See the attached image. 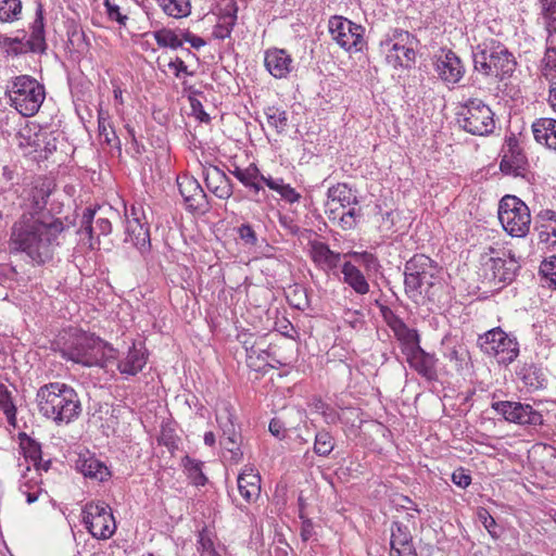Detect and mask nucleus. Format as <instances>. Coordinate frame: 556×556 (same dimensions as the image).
Masks as SVG:
<instances>
[{"mask_svg": "<svg viewBox=\"0 0 556 556\" xmlns=\"http://www.w3.org/2000/svg\"><path fill=\"white\" fill-rule=\"evenodd\" d=\"M52 190L51 180L37 178L29 191L28 211L12 227L11 252L24 253L34 265H43L53 258L54 250L61 244L60 239L68 228L60 218L46 211Z\"/></svg>", "mask_w": 556, "mask_h": 556, "instance_id": "f257e3e1", "label": "nucleus"}, {"mask_svg": "<svg viewBox=\"0 0 556 556\" xmlns=\"http://www.w3.org/2000/svg\"><path fill=\"white\" fill-rule=\"evenodd\" d=\"M55 351L61 357L85 367H105L117 358V351L94 333L81 329H70L56 342Z\"/></svg>", "mask_w": 556, "mask_h": 556, "instance_id": "f03ea898", "label": "nucleus"}, {"mask_svg": "<svg viewBox=\"0 0 556 556\" xmlns=\"http://www.w3.org/2000/svg\"><path fill=\"white\" fill-rule=\"evenodd\" d=\"M39 414L56 426L68 425L81 414V402L75 389L63 382H49L37 390Z\"/></svg>", "mask_w": 556, "mask_h": 556, "instance_id": "7ed1b4c3", "label": "nucleus"}, {"mask_svg": "<svg viewBox=\"0 0 556 556\" xmlns=\"http://www.w3.org/2000/svg\"><path fill=\"white\" fill-rule=\"evenodd\" d=\"M473 68L482 75L494 76L500 80L510 78L517 61L508 48L496 39H486L476 47L472 53Z\"/></svg>", "mask_w": 556, "mask_h": 556, "instance_id": "20e7f679", "label": "nucleus"}, {"mask_svg": "<svg viewBox=\"0 0 556 556\" xmlns=\"http://www.w3.org/2000/svg\"><path fill=\"white\" fill-rule=\"evenodd\" d=\"M438 264L425 254H415L404 266L405 293L416 300H434V288L440 283Z\"/></svg>", "mask_w": 556, "mask_h": 556, "instance_id": "39448f33", "label": "nucleus"}, {"mask_svg": "<svg viewBox=\"0 0 556 556\" xmlns=\"http://www.w3.org/2000/svg\"><path fill=\"white\" fill-rule=\"evenodd\" d=\"M5 94L9 97L10 105L21 115L34 116L41 108L46 89L36 78L29 75H20L7 86Z\"/></svg>", "mask_w": 556, "mask_h": 556, "instance_id": "423d86ee", "label": "nucleus"}, {"mask_svg": "<svg viewBox=\"0 0 556 556\" xmlns=\"http://www.w3.org/2000/svg\"><path fill=\"white\" fill-rule=\"evenodd\" d=\"M494 112L478 98H470L456 113L458 126L473 136H489L495 129Z\"/></svg>", "mask_w": 556, "mask_h": 556, "instance_id": "0eeeda50", "label": "nucleus"}, {"mask_svg": "<svg viewBox=\"0 0 556 556\" xmlns=\"http://www.w3.org/2000/svg\"><path fill=\"white\" fill-rule=\"evenodd\" d=\"M498 219L504 230L511 237L523 238L530 230V210L515 195L502 198L498 205Z\"/></svg>", "mask_w": 556, "mask_h": 556, "instance_id": "6e6552de", "label": "nucleus"}, {"mask_svg": "<svg viewBox=\"0 0 556 556\" xmlns=\"http://www.w3.org/2000/svg\"><path fill=\"white\" fill-rule=\"evenodd\" d=\"M478 345L490 356H495L500 364L508 365L519 355L516 338L509 337L501 328H494L479 336Z\"/></svg>", "mask_w": 556, "mask_h": 556, "instance_id": "1a4fd4ad", "label": "nucleus"}, {"mask_svg": "<svg viewBox=\"0 0 556 556\" xmlns=\"http://www.w3.org/2000/svg\"><path fill=\"white\" fill-rule=\"evenodd\" d=\"M83 523L89 533L105 540L111 538L116 529L111 507L104 502H89L81 510Z\"/></svg>", "mask_w": 556, "mask_h": 556, "instance_id": "9d476101", "label": "nucleus"}, {"mask_svg": "<svg viewBox=\"0 0 556 556\" xmlns=\"http://www.w3.org/2000/svg\"><path fill=\"white\" fill-rule=\"evenodd\" d=\"M332 39L344 50L361 51L364 46V28L340 15H333L328 22Z\"/></svg>", "mask_w": 556, "mask_h": 556, "instance_id": "9b49d317", "label": "nucleus"}, {"mask_svg": "<svg viewBox=\"0 0 556 556\" xmlns=\"http://www.w3.org/2000/svg\"><path fill=\"white\" fill-rule=\"evenodd\" d=\"M491 407L509 422L519 425L539 426L543 424V416L531 405L520 402L497 401Z\"/></svg>", "mask_w": 556, "mask_h": 556, "instance_id": "f8f14e48", "label": "nucleus"}, {"mask_svg": "<svg viewBox=\"0 0 556 556\" xmlns=\"http://www.w3.org/2000/svg\"><path fill=\"white\" fill-rule=\"evenodd\" d=\"M528 168L529 162L519 140L515 136L508 137L502 148L501 172L515 177H525Z\"/></svg>", "mask_w": 556, "mask_h": 556, "instance_id": "ddd939ff", "label": "nucleus"}, {"mask_svg": "<svg viewBox=\"0 0 556 556\" xmlns=\"http://www.w3.org/2000/svg\"><path fill=\"white\" fill-rule=\"evenodd\" d=\"M433 66L438 77L446 85L458 84L465 73L466 67L462 59L451 49L442 48L433 56Z\"/></svg>", "mask_w": 556, "mask_h": 556, "instance_id": "4468645a", "label": "nucleus"}, {"mask_svg": "<svg viewBox=\"0 0 556 556\" xmlns=\"http://www.w3.org/2000/svg\"><path fill=\"white\" fill-rule=\"evenodd\" d=\"M126 241H130L141 251L150 248V228L146 222L143 208L131 205L126 210Z\"/></svg>", "mask_w": 556, "mask_h": 556, "instance_id": "2eb2a0df", "label": "nucleus"}, {"mask_svg": "<svg viewBox=\"0 0 556 556\" xmlns=\"http://www.w3.org/2000/svg\"><path fill=\"white\" fill-rule=\"evenodd\" d=\"M96 214V208L86 207L77 231L81 240L87 239L91 250L98 249L101 236H108L112 231V224L108 218L98 217L94 222Z\"/></svg>", "mask_w": 556, "mask_h": 556, "instance_id": "dca6fc26", "label": "nucleus"}, {"mask_svg": "<svg viewBox=\"0 0 556 556\" xmlns=\"http://www.w3.org/2000/svg\"><path fill=\"white\" fill-rule=\"evenodd\" d=\"M177 186L187 210L198 213H205L208 210L206 193L194 177L188 175L178 176Z\"/></svg>", "mask_w": 556, "mask_h": 556, "instance_id": "f3484780", "label": "nucleus"}, {"mask_svg": "<svg viewBox=\"0 0 556 556\" xmlns=\"http://www.w3.org/2000/svg\"><path fill=\"white\" fill-rule=\"evenodd\" d=\"M328 201L326 203V214L330 222L337 220L339 211L345 210L351 205H357V197L352 193V190L346 184H338L328 189Z\"/></svg>", "mask_w": 556, "mask_h": 556, "instance_id": "a211bd4d", "label": "nucleus"}, {"mask_svg": "<svg viewBox=\"0 0 556 556\" xmlns=\"http://www.w3.org/2000/svg\"><path fill=\"white\" fill-rule=\"evenodd\" d=\"M410 368L428 381L438 380L437 364L434 354L426 352L420 345L405 354Z\"/></svg>", "mask_w": 556, "mask_h": 556, "instance_id": "6ab92c4d", "label": "nucleus"}, {"mask_svg": "<svg viewBox=\"0 0 556 556\" xmlns=\"http://www.w3.org/2000/svg\"><path fill=\"white\" fill-rule=\"evenodd\" d=\"M387 318L388 326L392 329L396 340L401 343L402 353L405 355L420 345L419 334L416 329L409 328L402 318L390 312Z\"/></svg>", "mask_w": 556, "mask_h": 556, "instance_id": "aec40b11", "label": "nucleus"}, {"mask_svg": "<svg viewBox=\"0 0 556 556\" xmlns=\"http://www.w3.org/2000/svg\"><path fill=\"white\" fill-rule=\"evenodd\" d=\"M264 64L275 78H286L293 70V60L283 49L271 48L265 51Z\"/></svg>", "mask_w": 556, "mask_h": 556, "instance_id": "412c9836", "label": "nucleus"}, {"mask_svg": "<svg viewBox=\"0 0 556 556\" xmlns=\"http://www.w3.org/2000/svg\"><path fill=\"white\" fill-rule=\"evenodd\" d=\"M76 469L85 477L98 482H104L111 478V471L106 465L93 454L87 452L79 454L76 460Z\"/></svg>", "mask_w": 556, "mask_h": 556, "instance_id": "4be33fe9", "label": "nucleus"}, {"mask_svg": "<svg viewBox=\"0 0 556 556\" xmlns=\"http://www.w3.org/2000/svg\"><path fill=\"white\" fill-rule=\"evenodd\" d=\"M237 483L239 493L247 503L250 504L260 497L261 476L252 467L245 466L239 473Z\"/></svg>", "mask_w": 556, "mask_h": 556, "instance_id": "5701e85b", "label": "nucleus"}, {"mask_svg": "<svg viewBox=\"0 0 556 556\" xmlns=\"http://www.w3.org/2000/svg\"><path fill=\"white\" fill-rule=\"evenodd\" d=\"M494 280L503 283H510L515 280L520 265L518 261L510 256L508 258L491 257L486 264Z\"/></svg>", "mask_w": 556, "mask_h": 556, "instance_id": "b1692460", "label": "nucleus"}, {"mask_svg": "<svg viewBox=\"0 0 556 556\" xmlns=\"http://www.w3.org/2000/svg\"><path fill=\"white\" fill-rule=\"evenodd\" d=\"M148 361L147 350L143 345L135 343L129 349L126 357L118 362L117 369L122 375L136 376L146 366Z\"/></svg>", "mask_w": 556, "mask_h": 556, "instance_id": "393cba45", "label": "nucleus"}, {"mask_svg": "<svg viewBox=\"0 0 556 556\" xmlns=\"http://www.w3.org/2000/svg\"><path fill=\"white\" fill-rule=\"evenodd\" d=\"M26 45L29 51L34 53H45L47 50L43 7L41 3L37 4L36 16L30 25V36Z\"/></svg>", "mask_w": 556, "mask_h": 556, "instance_id": "a878e982", "label": "nucleus"}, {"mask_svg": "<svg viewBox=\"0 0 556 556\" xmlns=\"http://www.w3.org/2000/svg\"><path fill=\"white\" fill-rule=\"evenodd\" d=\"M204 180L208 190L217 198L228 199L232 195L231 180L217 166H213L206 172Z\"/></svg>", "mask_w": 556, "mask_h": 556, "instance_id": "bb28decb", "label": "nucleus"}, {"mask_svg": "<svg viewBox=\"0 0 556 556\" xmlns=\"http://www.w3.org/2000/svg\"><path fill=\"white\" fill-rule=\"evenodd\" d=\"M532 132L538 143L556 151V119L539 118L532 124Z\"/></svg>", "mask_w": 556, "mask_h": 556, "instance_id": "cd10ccee", "label": "nucleus"}, {"mask_svg": "<svg viewBox=\"0 0 556 556\" xmlns=\"http://www.w3.org/2000/svg\"><path fill=\"white\" fill-rule=\"evenodd\" d=\"M412 45L413 43L392 45L387 54L388 63L394 68H412L416 60V52Z\"/></svg>", "mask_w": 556, "mask_h": 556, "instance_id": "c85d7f7f", "label": "nucleus"}, {"mask_svg": "<svg viewBox=\"0 0 556 556\" xmlns=\"http://www.w3.org/2000/svg\"><path fill=\"white\" fill-rule=\"evenodd\" d=\"M229 173L233 175L244 187L252 190L255 195L263 190L261 182L264 179V175L255 164L252 163L245 168L235 165L233 169H229Z\"/></svg>", "mask_w": 556, "mask_h": 556, "instance_id": "c756f323", "label": "nucleus"}, {"mask_svg": "<svg viewBox=\"0 0 556 556\" xmlns=\"http://www.w3.org/2000/svg\"><path fill=\"white\" fill-rule=\"evenodd\" d=\"M313 261L325 270L336 269L341 261V254L330 250L324 242H315L312 244Z\"/></svg>", "mask_w": 556, "mask_h": 556, "instance_id": "7c9ffc66", "label": "nucleus"}, {"mask_svg": "<svg viewBox=\"0 0 556 556\" xmlns=\"http://www.w3.org/2000/svg\"><path fill=\"white\" fill-rule=\"evenodd\" d=\"M341 271L343 282L350 286L355 293L364 295L369 292V283L357 266L351 262H344Z\"/></svg>", "mask_w": 556, "mask_h": 556, "instance_id": "2f4dec72", "label": "nucleus"}, {"mask_svg": "<svg viewBox=\"0 0 556 556\" xmlns=\"http://www.w3.org/2000/svg\"><path fill=\"white\" fill-rule=\"evenodd\" d=\"M17 438L18 445L25 460L31 462L35 468H39V466H41L42 456L41 444L29 437L26 432H20Z\"/></svg>", "mask_w": 556, "mask_h": 556, "instance_id": "473e14b6", "label": "nucleus"}, {"mask_svg": "<svg viewBox=\"0 0 556 556\" xmlns=\"http://www.w3.org/2000/svg\"><path fill=\"white\" fill-rule=\"evenodd\" d=\"M28 472H30V467L26 465L22 470L18 491L26 496L28 504H33L39 498L42 488L37 479L28 477Z\"/></svg>", "mask_w": 556, "mask_h": 556, "instance_id": "72a5a7b5", "label": "nucleus"}, {"mask_svg": "<svg viewBox=\"0 0 556 556\" xmlns=\"http://www.w3.org/2000/svg\"><path fill=\"white\" fill-rule=\"evenodd\" d=\"M237 21V7L231 4L219 17V23L213 28V36L217 39L230 37Z\"/></svg>", "mask_w": 556, "mask_h": 556, "instance_id": "f704fd0d", "label": "nucleus"}, {"mask_svg": "<svg viewBox=\"0 0 556 556\" xmlns=\"http://www.w3.org/2000/svg\"><path fill=\"white\" fill-rule=\"evenodd\" d=\"M163 12L172 17L181 18L191 13L190 0H156Z\"/></svg>", "mask_w": 556, "mask_h": 556, "instance_id": "c9c22d12", "label": "nucleus"}, {"mask_svg": "<svg viewBox=\"0 0 556 556\" xmlns=\"http://www.w3.org/2000/svg\"><path fill=\"white\" fill-rule=\"evenodd\" d=\"M181 466L194 485H204L207 482V478L202 470L203 463L201 460L186 455L181 459Z\"/></svg>", "mask_w": 556, "mask_h": 556, "instance_id": "e433bc0d", "label": "nucleus"}, {"mask_svg": "<svg viewBox=\"0 0 556 556\" xmlns=\"http://www.w3.org/2000/svg\"><path fill=\"white\" fill-rule=\"evenodd\" d=\"M556 34H549L547 38V47L543 58V75L546 78H556Z\"/></svg>", "mask_w": 556, "mask_h": 556, "instance_id": "4c0bfd02", "label": "nucleus"}, {"mask_svg": "<svg viewBox=\"0 0 556 556\" xmlns=\"http://www.w3.org/2000/svg\"><path fill=\"white\" fill-rule=\"evenodd\" d=\"M0 409L7 417L8 424L16 427V406L13 402L12 393L8 387L0 382Z\"/></svg>", "mask_w": 556, "mask_h": 556, "instance_id": "58836bf2", "label": "nucleus"}, {"mask_svg": "<svg viewBox=\"0 0 556 556\" xmlns=\"http://www.w3.org/2000/svg\"><path fill=\"white\" fill-rule=\"evenodd\" d=\"M0 49L4 56H18L30 52L26 41L22 38H12L4 35L0 36Z\"/></svg>", "mask_w": 556, "mask_h": 556, "instance_id": "ea45409f", "label": "nucleus"}, {"mask_svg": "<svg viewBox=\"0 0 556 556\" xmlns=\"http://www.w3.org/2000/svg\"><path fill=\"white\" fill-rule=\"evenodd\" d=\"M21 0H0V23H13L21 18Z\"/></svg>", "mask_w": 556, "mask_h": 556, "instance_id": "a19ab883", "label": "nucleus"}, {"mask_svg": "<svg viewBox=\"0 0 556 556\" xmlns=\"http://www.w3.org/2000/svg\"><path fill=\"white\" fill-rule=\"evenodd\" d=\"M98 130L99 136L104 139L105 143L112 146L113 142H116L118 149H121V141L111 125L109 114L102 110L98 113Z\"/></svg>", "mask_w": 556, "mask_h": 556, "instance_id": "79ce46f5", "label": "nucleus"}, {"mask_svg": "<svg viewBox=\"0 0 556 556\" xmlns=\"http://www.w3.org/2000/svg\"><path fill=\"white\" fill-rule=\"evenodd\" d=\"M268 125L278 134H282L288 128V113L276 106H268L265 110Z\"/></svg>", "mask_w": 556, "mask_h": 556, "instance_id": "37998d69", "label": "nucleus"}, {"mask_svg": "<svg viewBox=\"0 0 556 556\" xmlns=\"http://www.w3.org/2000/svg\"><path fill=\"white\" fill-rule=\"evenodd\" d=\"M348 210L339 211L337 215V220L333 223H338V225L343 230L354 229L358 223V219L362 217V210L356 207V205H351L346 207Z\"/></svg>", "mask_w": 556, "mask_h": 556, "instance_id": "c03bdc74", "label": "nucleus"}, {"mask_svg": "<svg viewBox=\"0 0 556 556\" xmlns=\"http://www.w3.org/2000/svg\"><path fill=\"white\" fill-rule=\"evenodd\" d=\"M390 546H403L413 543V535L408 527L400 521H393L390 528Z\"/></svg>", "mask_w": 556, "mask_h": 556, "instance_id": "a18cd8bd", "label": "nucleus"}, {"mask_svg": "<svg viewBox=\"0 0 556 556\" xmlns=\"http://www.w3.org/2000/svg\"><path fill=\"white\" fill-rule=\"evenodd\" d=\"M153 37L161 48L178 49L182 47V40L169 28H162L153 31Z\"/></svg>", "mask_w": 556, "mask_h": 556, "instance_id": "49530a36", "label": "nucleus"}, {"mask_svg": "<svg viewBox=\"0 0 556 556\" xmlns=\"http://www.w3.org/2000/svg\"><path fill=\"white\" fill-rule=\"evenodd\" d=\"M244 346L247 352V365L254 370H260L262 368L260 362L264 363L266 357L269 356V352L266 349L258 348L256 344L248 346V341L244 342Z\"/></svg>", "mask_w": 556, "mask_h": 556, "instance_id": "de8ad7c7", "label": "nucleus"}, {"mask_svg": "<svg viewBox=\"0 0 556 556\" xmlns=\"http://www.w3.org/2000/svg\"><path fill=\"white\" fill-rule=\"evenodd\" d=\"M334 448V441L328 431H319L315 435L314 452L319 456H328Z\"/></svg>", "mask_w": 556, "mask_h": 556, "instance_id": "09e8293b", "label": "nucleus"}, {"mask_svg": "<svg viewBox=\"0 0 556 556\" xmlns=\"http://www.w3.org/2000/svg\"><path fill=\"white\" fill-rule=\"evenodd\" d=\"M541 15L546 22V29L549 34H556V0H539Z\"/></svg>", "mask_w": 556, "mask_h": 556, "instance_id": "8fccbe9b", "label": "nucleus"}, {"mask_svg": "<svg viewBox=\"0 0 556 556\" xmlns=\"http://www.w3.org/2000/svg\"><path fill=\"white\" fill-rule=\"evenodd\" d=\"M345 256L352 257L355 262H358L362 264L367 271H374L377 273L380 268L379 260L376 255L372 253H369L367 251L357 252V251H351Z\"/></svg>", "mask_w": 556, "mask_h": 556, "instance_id": "3c124183", "label": "nucleus"}, {"mask_svg": "<svg viewBox=\"0 0 556 556\" xmlns=\"http://www.w3.org/2000/svg\"><path fill=\"white\" fill-rule=\"evenodd\" d=\"M233 408L228 402H223L216 410V421L220 429L235 426Z\"/></svg>", "mask_w": 556, "mask_h": 556, "instance_id": "603ef678", "label": "nucleus"}, {"mask_svg": "<svg viewBox=\"0 0 556 556\" xmlns=\"http://www.w3.org/2000/svg\"><path fill=\"white\" fill-rule=\"evenodd\" d=\"M178 441L179 439L172 427H162L161 433L157 438V442L160 445L166 446L170 453H174V451L178 448Z\"/></svg>", "mask_w": 556, "mask_h": 556, "instance_id": "864d4df0", "label": "nucleus"}, {"mask_svg": "<svg viewBox=\"0 0 556 556\" xmlns=\"http://www.w3.org/2000/svg\"><path fill=\"white\" fill-rule=\"evenodd\" d=\"M241 444L242 439H228V441H220L223 448L230 454L229 460L235 464H238L242 460L243 452L241 450Z\"/></svg>", "mask_w": 556, "mask_h": 556, "instance_id": "5fc2aeb1", "label": "nucleus"}, {"mask_svg": "<svg viewBox=\"0 0 556 556\" xmlns=\"http://www.w3.org/2000/svg\"><path fill=\"white\" fill-rule=\"evenodd\" d=\"M104 7L110 21L116 22L122 26L126 25L128 17L121 12L119 5L114 0H104Z\"/></svg>", "mask_w": 556, "mask_h": 556, "instance_id": "6e6d98bb", "label": "nucleus"}, {"mask_svg": "<svg viewBox=\"0 0 556 556\" xmlns=\"http://www.w3.org/2000/svg\"><path fill=\"white\" fill-rule=\"evenodd\" d=\"M522 380L527 386H530L534 389H539L543 387L544 379L541 378L539 370L531 366L528 368H523L521 370Z\"/></svg>", "mask_w": 556, "mask_h": 556, "instance_id": "4d7b16f0", "label": "nucleus"}, {"mask_svg": "<svg viewBox=\"0 0 556 556\" xmlns=\"http://www.w3.org/2000/svg\"><path fill=\"white\" fill-rule=\"evenodd\" d=\"M540 273L549 281V286L556 289V256L544 260L540 266Z\"/></svg>", "mask_w": 556, "mask_h": 556, "instance_id": "13d9d810", "label": "nucleus"}, {"mask_svg": "<svg viewBox=\"0 0 556 556\" xmlns=\"http://www.w3.org/2000/svg\"><path fill=\"white\" fill-rule=\"evenodd\" d=\"M479 520L482 522L483 527L490 533L493 539H498L500 533H497L496 528L497 523L495 519L490 515L486 509H481L478 514Z\"/></svg>", "mask_w": 556, "mask_h": 556, "instance_id": "bf43d9fd", "label": "nucleus"}, {"mask_svg": "<svg viewBox=\"0 0 556 556\" xmlns=\"http://www.w3.org/2000/svg\"><path fill=\"white\" fill-rule=\"evenodd\" d=\"M415 40V37L407 30L401 29V28H394L392 29L391 34L389 35V42H393L392 45H401V43H413Z\"/></svg>", "mask_w": 556, "mask_h": 556, "instance_id": "052dcab7", "label": "nucleus"}, {"mask_svg": "<svg viewBox=\"0 0 556 556\" xmlns=\"http://www.w3.org/2000/svg\"><path fill=\"white\" fill-rule=\"evenodd\" d=\"M239 238L243 241L244 244L254 247L257 243V236L254 229L249 224H242L238 228Z\"/></svg>", "mask_w": 556, "mask_h": 556, "instance_id": "680f3d73", "label": "nucleus"}, {"mask_svg": "<svg viewBox=\"0 0 556 556\" xmlns=\"http://www.w3.org/2000/svg\"><path fill=\"white\" fill-rule=\"evenodd\" d=\"M452 481L462 489H466L471 483V476L468 470L458 468L452 473Z\"/></svg>", "mask_w": 556, "mask_h": 556, "instance_id": "e2e57ef3", "label": "nucleus"}, {"mask_svg": "<svg viewBox=\"0 0 556 556\" xmlns=\"http://www.w3.org/2000/svg\"><path fill=\"white\" fill-rule=\"evenodd\" d=\"M465 354H466V351L465 349H463V346H454L446 354H445V357L451 361V362H454L456 364L457 367H462L463 366V363L465 361Z\"/></svg>", "mask_w": 556, "mask_h": 556, "instance_id": "0e129e2a", "label": "nucleus"}, {"mask_svg": "<svg viewBox=\"0 0 556 556\" xmlns=\"http://www.w3.org/2000/svg\"><path fill=\"white\" fill-rule=\"evenodd\" d=\"M390 556H418L413 543L390 548Z\"/></svg>", "mask_w": 556, "mask_h": 556, "instance_id": "69168bd1", "label": "nucleus"}, {"mask_svg": "<svg viewBox=\"0 0 556 556\" xmlns=\"http://www.w3.org/2000/svg\"><path fill=\"white\" fill-rule=\"evenodd\" d=\"M269 432L278 439H283L286 437L287 429L280 419L273 418L269 422Z\"/></svg>", "mask_w": 556, "mask_h": 556, "instance_id": "338daca9", "label": "nucleus"}, {"mask_svg": "<svg viewBox=\"0 0 556 556\" xmlns=\"http://www.w3.org/2000/svg\"><path fill=\"white\" fill-rule=\"evenodd\" d=\"M279 194L285 201L289 203L299 202L301 199V194L288 184L285 188H282V191Z\"/></svg>", "mask_w": 556, "mask_h": 556, "instance_id": "774afa93", "label": "nucleus"}]
</instances>
